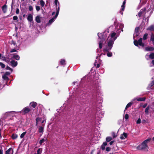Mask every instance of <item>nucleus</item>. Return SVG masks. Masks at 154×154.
I'll list each match as a JSON object with an SVG mask.
<instances>
[{"label": "nucleus", "instance_id": "f257e3e1", "mask_svg": "<svg viewBox=\"0 0 154 154\" xmlns=\"http://www.w3.org/2000/svg\"><path fill=\"white\" fill-rule=\"evenodd\" d=\"M151 139L149 138L143 141L141 144H140L137 147V149L138 150H142L145 151H147L149 147L147 145V143L149 142Z\"/></svg>", "mask_w": 154, "mask_h": 154}, {"label": "nucleus", "instance_id": "f03ea898", "mask_svg": "<svg viewBox=\"0 0 154 154\" xmlns=\"http://www.w3.org/2000/svg\"><path fill=\"white\" fill-rule=\"evenodd\" d=\"M134 45L138 47L139 45L144 47L145 44L142 42V38H140L138 40H135L134 41Z\"/></svg>", "mask_w": 154, "mask_h": 154}, {"label": "nucleus", "instance_id": "7ed1b4c3", "mask_svg": "<svg viewBox=\"0 0 154 154\" xmlns=\"http://www.w3.org/2000/svg\"><path fill=\"white\" fill-rule=\"evenodd\" d=\"M31 110V109L29 106H26L23 108L20 112L22 115H25L29 113Z\"/></svg>", "mask_w": 154, "mask_h": 154}, {"label": "nucleus", "instance_id": "20e7f679", "mask_svg": "<svg viewBox=\"0 0 154 154\" xmlns=\"http://www.w3.org/2000/svg\"><path fill=\"white\" fill-rule=\"evenodd\" d=\"M146 11V8H144L140 10V12L138 13V15L139 17H141L142 14L145 13Z\"/></svg>", "mask_w": 154, "mask_h": 154}, {"label": "nucleus", "instance_id": "39448f33", "mask_svg": "<svg viewBox=\"0 0 154 154\" xmlns=\"http://www.w3.org/2000/svg\"><path fill=\"white\" fill-rule=\"evenodd\" d=\"M114 41H113L112 39H111L109 40L108 42V43L107 45H108V46L112 48L113 45L114 44Z\"/></svg>", "mask_w": 154, "mask_h": 154}, {"label": "nucleus", "instance_id": "423d86ee", "mask_svg": "<svg viewBox=\"0 0 154 154\" xmlns=\"http://www.w3.org/2000/svg\"><path fill=\"white\" fill-rule=\"evenodd\" d=\"M105 33V32H103L102 33H98L97 34V35L99 37V38L103 40L105 39V36H103Z\"/></svg>", "mask_w": 154, "mask_h": 154}, {"label": "nucleus", "instance_id": "0eeeda50", "mask_svg": "<svg viewBox=\"0 0 154 154\" xmlns=\"http://www.w3.org/2000/svg\"><path fill=\"white\" fill-rule=\"evenodd\" d=\"M10 63L12 67H16L17 65V62L14 60H12L10 62Z\"/></svg>", "mask_w": 154, "mask_h": 154}, {"label": "nucleus", "instance_id": "6e6552de", "mask_svg": "<svg viewBox=\"0 0 154 154\" xmlns=\"http://www.w3.org/2000/svg\"><path fill=\"white\" fill-rule=\"evenodd\" d=\"M128 136L127 133L124 132L121 135L120 138L121 140H123L125 138H127Z\"/></svg>", "mask_w": 154, "mask_h": 154}, {"label": "nucleus", "instance_id": "1a4fd4ad", "mask_svg": "<svg viewBox=\"0 0 154 154\" xmlns=\"http://www.w3.org/2000/svg\"><path fill=\"white\" fill-rule=\"evenodd\" d=\"M13 55V57L12 58L14 59L17 60H18L20 59V56L17 54H11Z\"/></svg>", "mask_w": 154, "mask_h": 154}, {"label": "nucleus", "instance_id": "9d476101", "mask_svg": "<svg viewBox=\"0 0 154 154\" xmlns=\"http://www.w3.org/2000/svg\"><path fill=\"white\" fill-rule=\"evenodd\" d=\"M37 103L35 102H31L29 104L30 107L33 108H35L37 105Z\"/></svg>", "mask_w": 154, "mask_h": 154}, {"label": "nucleus", "instance_id": "9b49d317", "mask_svg": "<svg viewBox=\"0 0 154 154\" xmlns=\"http://www.w3.org/2000/svg\"><path fill=\"white\" fill-rule=\"evenodd\" d=\"M112 48L108 46V45H106V46L105 48L103 49V51L104 52H108V51L111 50Z\"/></svg>", "mask_w": 154, "mask_h": 154}, {"label": "nucleus", "instance_id": "f8f14e48", "mask_svg": "<svg viewBox=\"0 0 154 154\" xmlns=\"http://www.w3.org/2000/svg\"><path fill=\"white\" fill-rule=\"evenodd\" d=\"M7 6L5 4L2 7V11L4 13H5L7 12Z\"/></svg>", "mask_w": 154, "mask_h": 154}, {"label": "nucleus", "instance_id": "ddd939ff", "mask_svg": "<svg viewBox=\"0 0 154 154\" xmlns=\"http://www.w3.org/2000/svg\"><path fill=\"white\" fill-rule=\"evenodd\" d=\"M146 51H152L154 50V48L152 47H147L145 48Z\"/></svg>", "mask_w": 154, "mask_h": 154}, {"label": "nucleus", "instance_id": "4468645a", "mask_svg": "<svg viewBox=\"0 0 154 154\" xmlns=\"http://www.w3.org/2000/svg\"><path fill=\"white\" fill-rule=\"evenodd\" d=\"M110 34L111 39H112L113 41H115L117 38V37L115 36L116 34V33L113 32L111 33Z\"/></svg>", "mask_w": 154, "mask_h": 154}, {"label": "nucleus", "instance_id": "2eb2a0df", "mask_svg": "<svg viewBox=\"0 0 154 154\" xmlns=\"http://www.w3.org/2000/svg\"><path fill=\"white\" fill-rule=\"evenodd\" d=\"M27 19L28 21L31 22L33 20V17L31 14H29L28 16Z\"/></svg>", "mask_w": 154, "mask_h": 154}, {"label": "nucleus", "instance_id": "dca6fc26", "mask_svg": "<svg viewBox=\"0 0 154 154\" xmlns=\"http://www.w3.org/2000/svg\"><path fill=\"white\" fill-rule=\"evenodd\" d=\"M107 145V142H104L101 146V148L103 150H104L105 149V146H106Z\"/></svg>", "mask_w": 154, "mask_h": 154}, {"label": "nucleus", "instance_id": "f3484780", "mask_svg": "<svg viewBox=\"0 0 154 154\" xmlns=\"http://www.w3.org/2000/svg\"><path fill=\"white\" fill-rule=\"evenodd\" d=\"M126 2V0H125L123 2L122 5L121 6L122 8L121 10L122 11H123L124 10Z\"/></svg>", "mask_w": 154, "mask_h": 154}, {"label": "nucleus", "instance_id": "a211bd4d", "mask_svg": "<svg viewBox=\"0 0 154 154\" xmlns=\"http://www.w3.org/2000/svg\"><path fill=\"white\" fill-rule=\"evenodd\" d=\"M11 112H6L5 113V114L4 115V118L5 119H6L7 117H9L11 115Z\"/></svg>", "mask_w": 154, "mask_h": 154}, {"label": "nucleus", "instance_id": "6ab92c4d", "mask_svg": "<svg viewBox=\"0 0 154 154\" xmlns=\"http://www.w3.org/2000/svg\"><path fill=\"white\" fill-rule=\"evenodd\" d=\"M132 103L131 102H129V103L126 105L125 108V111H124L125 112V110H127V109L130 107H131V106L132 105Z\"/></svg>", "mask_w": 154, "mask_h": 154}, {"label": "nucleus", "instance_id": "aec40b11", "mask_svg": "<svg viewBox=\"0 0 154 154\" xmlns=\"http://www.w3.org/2000/svg\"><path fill=\"white\" fill-rule=\"evenodd\" d=\"M10 44L11 45H13L14 47H17V44L15 41L12 40L10 41Z\"/></svg>", "mask_w": 154, "mask_h": 154}, {"label": "nucleus", "instance_id": "412c9836", "mask_svg": "<svg viewBox=\"0 0 154 154\" xmlns=\"http://www.w3.org/2000/svg\"><path fill=\"white\" fill-rule=\"evenodd\" d=\"M18 137V135L17 134H13L11 135V137L13 140H15L17 139Z\"/></svg>", "mask_w": 154, "mask_h": 154}, {"label": "nucleus", "instance_id": "4be33fe9", "mask_svg": "<svg viewBox=\"0 0 154 154\" xmlns=\"http://www.w3.org/2000/svg\"><path fill=\"white\" fill-rule=\"evenodd\" d=\"M35 20L38 23H39L41 22V20L40 19V17L38 16H37L35 17Z\"/></svg>", "mask_w": 154, "mask_h": 154}, {"label": "nucleus", "instance_id": "5701e85b", "mask_svg": "<svg viewBox=\"0 0 154 154\" xmlns=\"http://www.w3.org/2000/svg\"><path fill=\"white\" fill-rule=\"evenodd\" d=\"M57 17H55V16H54L50 20L48 21V24H51L52 22L54 21V19L56 18Z\"/></svg>", "mask_w": 154, "mask_h": 154}, {"label": "nucleus", "instance_id": "b1692460", "mask_svg": "<svg viewBox=\"0 0 154 154\" xmlns=\"http://www.w3.org/2000/svg\"><path fill=\"white\" fill-rule=\"evenodd\" d=\"M147 29L150 31H154V25H152L149 26Z\"/></svg>", "mask_w": 154, "mask_h": 154}, {"label": "nucleus", "instance_id": "393cba45", "mask_svg": "<svg viewBox=\"0 0 154 154\" xmlns=\"http://www.w3.org/2000/svg\"><path fill=\"white\" fill-rule=\"evenodd\" d=\"M44 130V128L42 126H40L38 128V131L40 133H43Z\"/></svg>", "mask_w": 154, "mask_h": 154}, {"label": "nucleus", "instance_id": "a878e982", "mask_svg": "<svg viewBox=\"0 0 154 154\" xmlns=\"http://www.w3.org/2000/svg\"><path fill=\"white\" fill-rule=\"evenodd\" d=\"M146 99V97H144L142 98H139L137 99V100L138 101H144Z\"/></svg>", "mask_w": 154, "mask_h": 154}, {"label": "nucleus", "instance_id": "bb28decb", "mask_svg": "<svg viewBox=\"0 0 154 154\" xmlns=\"http://www.w3.org/2000/svg\"><path fill=\"white\" fill-rule=\"evenodd\" d=\"M11 150H12V152H13V149H12V148H10L6 151L5 154H9Z\"/></svg>", "mask_w": 154, "mask_h": 154}, {"label": "nucleus", "instance_id": "cd10ccee", "mask_svg": "<svg viewBox=\"0 0 154 154\" xmlns=\"http://www.w3.org/2000/svg\"><path fill=\"white\" fill-rule=\"evenodd\" d=\"M149 106H148L146 107V108L145 109V112L146 115H148L149 114Z\"/></svg>", "mask_w": 154, "mask_h": 154}, {"label": "nucleus", "instance_id": "c85d7f7f", "mask_svg": "<svg viewBox=\"0 0 154 154\" xmlns=\"http://www.w3.org/2000/svg\"><path fill=\"white\" fill-rule=\"evenodd\" d=\"M150 40L152 42L153 44L154 45V35H151Z\"/></svg>", "mask_w": 154, "mask_h": 154}, {"label": "nucleus", "instance_id": "c756f323", "mask_svg": "<svg viewBox=\"0 0 154 154\" xmlns=\"http://www.w3.org/2000/svg\"><path fill=\"white\" fill-rule=\"evenodd\" d=\"M149 58L151 59H154V53H151L149 55Z\"/></svg>", "mask_w": 154, "mask_h": 154}, {"label": "nucleus", "instance_id": "7c9ffc66", "mask_svg": "<svg viewBox=\"0 0 154 154\" xmlns=\"http://www.w3.org/2000/svg\"><path fill=\"white\" fill-rule=\"evenodd\" d=\"M2 78L5 80L8 81L9 80V78L5 75H3L2 76Z\"/></svg>", "mask_w": 154, "mask_h": 154}, {"label": "nucleus", "instance_id": "2f4dec72", "mask_svg": "<svg viewBox=\"0 0 154 154\" xmlns=\"http://www.w3.org/2000/svg\"><path fill=\"white\" fill-rule=\"evenodd\" d=\"M112 138L111 137H107L106 138V142H109L112 140Z\"/></svg>", "mask_w": 154, "mask_h": 154}, {"label": "nucleus", "instance_id": "473e14b6", "mask_svg": "<svg viewBox=\"0 0 154 154\" xmlns=\"http://www.w3.org/2000/svg\"><path fill=\"white\" fill-rule=\"evenodd\" d=\"M60 63L61 65H65L66 64L65 60L64 59H62L60 61Z\"/></svg>", "mask_w": 154, "mask_h": 154}, {"label": "nucleus", "instance_id": "72a5a7b5", "mask_svg": "<svg viewBox=\"0 0 154 154\" xmlns=\"http://www.w3.org/2000/svg\"><path fill=\"white\" fill-rule=\"evenodd\" d=\"M111 135L113 136V138H116L117 136V134L114 132H112Z\"/></svg>", "mask_w": 154, "mask_h": 154}, {"label": "nucleus", "instance_id": "f704fd0d", "mask_svg": "<svg viewBox=\"0 0 154 154\" xmlns=\"http://www.w3.org/2000/svg\"><path fill=\"white\" fill-rule=\"evenodd\" d=\"M148 35V34L146 33L144 34L143 38V40H146L147 39Z\"/></svg>", "mask_w": 154, "mask_h": 154}, {"label": "nucleus", "instance_id": "c9c22d12", "mask_svg": "<svg viewBox=\"0 0 154 154\" xmlns=\"http://www.w3.org/2000/svg\"><path fill=\"white\" fill-rule=\"evenodd\" d=\"M42 151V149L39 148H38L37 151V154H41Z\"/></svg>", "mask_w": 154, "mask_h": 154}, {"label": "nucleus", "instance_id": "e433bc0d", "mask_svg": "<svg viewBox=\"0 0 154 154\" xmlns=\"http://www.w3.org/2000/svg\"><path fill=\"white\" fill-rule=\"evenodd\" d=\"M139 30L140 27H136L135 29V33H139Z\"/></svg>", "mask_w": 154, "mask_h": 154}, {"label": "nucleus", "instance_id": "4c0bfd02", "mask_svg": "<svg viewBox=\"0 0 154 154\" xmlns=\"http://www.w3.org/2000/svg\"><path fill=\"white\" fill-rule=\"evenodd\" d=\"M26 131H25L24 132H23V133L20 135V138H23L25 136V134H26Z\"/></svg>", "mask_w": 154, "mask_h": 154}, {"label": "nucleus", "instance_id": "58836bf2", "mask_svg": "<svg viewBox=\"0 0 154 154\" xmlns=\"http://www.w3.org/2000/svg\"><path fill=\"white\" fill-rule=\"evenodd\" d=\"M107 55L108 57H111L112 56V53L111 52H107Z\"/></svg>", "mask_w": 154, "mask_h": 154}, {"label": "nucleus", "instance_id": "ea45409f", "mask_svg": "<svg viewBox=\"0 0 154 154\" xmlns=\"http://www.w3.org/2000/svg\"><path fill=\"white\" fill-rule=\"evenodd\" d=\"M40 4L42 7H43L45 4V2L43 0H41L40 2Z\"/></svg>", "mask_w": 154, "mask_h": 154}, {"label": "nucleus", "instance_id": "a19ab883", "mask_svg": "<svg viewBox=\"0 0 154 154\" xmlns=\"http://www.w3.org/2000/svg\"><path fill=\"white\" fill-rule=\"evenodd\" d=\"M154 85V80L152 81L149 85V87L151 88Z\"/></svg>", "mask_w": 154, "mask_h": 154}, {"label": "nucleus", "instance_id": "79ce46f5", "mask_svg": "<svg viewBox=\"0 0 154 154\" xmlns=\"http://www.w3.org/2000/svg\"><path fill=\"white\" fill-rule=\"evenodd\" d=\"M102 43L103 42H102L101 41H100L99 42V48L100 49H101L102 48Z\"/></svg>", "mask_w": 154, "mask_h": 154}, {"label": "nucleus", "instance_id": "37998d69", "mask_svg": "<svg viewBox=\"0 0 154 154\" xmlns=\"http://www.w3.org/2000/svg\"><path fill=\"white\" fill-rule=\"evenodd\" d=\"M59 7L57 9V11L56 12V15H55V17H57L58 15V14H59Z\"/></svg>", "mask_w": 154, "mask_h": 154}, {"label": "nucleus", "instance_id": "c03bdc74", "mask_svg": "<svg viewBox=\"0 0 154 154\" xmlns=\"http://www.w3.org/2000/svg\"><path fill=\"white\" fill-rule=\"evenodd\" d=\"M46 140V139L45 140L43 138L40 140L39 143L42 144L43 143H44Z\"/></svg>", "mask_w": 154, "mask_h": 154}, {"label": "nucleus", "instance_id": "a18cd8bd", "mask_svg": "<svg viewBox=\"0 0 154 154\" xmlns=\"http://www.w3.org/2000/svg\"><path fill=\"white\" fill-rule=\"evenodd\" d=\"M14 49H12L10 51V53H13V52H16L17 51L16 50V49L17 47H14Z\"/></svg>", "mask_w": 154, "mask_h": 154}, {"label": "nucleus", "instance_id": "49530a36", "mask_svg": "<svg viewBox=\"0 0 154 154\" xmlns=\"http://www.w3.org/2000/svg\"><path fill=\"white\" fill-rule=\"evenodd\" d=\"M6 69L7 70H11V72H12L13 71V69H11V68L10 67H9V66H7L6 68Z\"/></svg>", "mask_w": 154, "mask_h": 154}, {"label": "nucleus", "instance_id": "de8ad7c7", "mask_svg": "<svg viewBox=\"0 0 154 154\" xmlns=\"http://www.w3.org/2000/svg\"><path fill=\"white\" fill-rule=\"evenodd\" d=\"M0 65L2 68H4L5 67V65L2 62H0Z\"/></svg>", "mask_w": 154, "mask_h": 154}, {"label": "nucleus", "instance_id": "09e8293b", "mask_svg": "<svg viewBox=\"0 0 154 154\" xmlns=\"http://www.w3.org/2000/svg\"><path fill=\"white\" fill-rule=\"evenodd\" d=\"M139 35V33H134V38L137 37Z\"/></svg>", "mask_w": 154, "mask_h": 154}, {"label": "nucleus", "instance_id": "8fccbe9b", "mask_svg": "<svg viewBox=\"0 0 154 154\" xmlns=\"http://www.w3.org/2000/svg\"><path fill=\"white\" fill-rule=\"evenodd\" d=\"M11 74V73L9 72H6L5 74H4V75H5L6 76H7V75H9Z\"/></svg>", "mask_w": 154, "mask_h": 154}, {"label": "nucleus", "instance_id": "3c124183", "mask_svg": "<svg viewBox=\"0 0 154 154\" xmlns=\"http://www.w3.org/2000/svg\"><path fill=\"white\" fill-rule=\"evenodd\" d=\"M18 19V17L17 16H14L13 17V20H17Z\"/></svg>", "mask_w": 154, "mask_h": 154}, {"label": "nucleus", "instance_id": "603ef678", "mask_svg": "<svg viewBox=\"0 0 154 154\" xmlns=\"http://www.w3.org/2000/svg\"><path fill=\"white\" fill-rule=\"evenodd\" d=\"M125 119L127 120L128 119L129 116L128 114H126L125 115Z\"/></svg>", "mask_w": 154, "mask_h": 154}, {"label": "nucleus", "instance_id": "864d4df0", "mask_svg": "<svg viewBox=\"0 0 154 154\" xmlns=\"http://www.w3.org/2000/svg\"><path fill=\"white\" fill-rule=\"evenodd\" d=\"M35 120H37L38 122L42 120V118L39 117H38L36 118Z\"/></svg>", "mask_w": 154, "mask_h": 154}, {"label": "nucleus", "instance_id": "5fc2aeb1", "mask_svg": "<svg viewBox=\"0 0 154 154\" xmlns=\"http://www.w3.org/2000/svg\"><path fill=\"white\" fill-rule=\"evenodd\" d=\"M36 9L37 11H38L40 10V7L39 6H36Z\"/></svg>", "mask_w": 154, "mask_h": 154}, {"label": "nucleus", "instance_id": "6e6d98bb", "mask_svg": "<svg viewBox=\"0 0 154 154\" xmlns=\"http://www.w3.org/2000/svg\"><path fill=\"white\" fill-rule=\"evenodd\" d=\"M141 122V119L140 118H139L137 121L136 123L137 124H140Z\"/></svg>", "mask_w": 154, "mask_h": 154}, {"label": "nucleus", "instance_id": "4d7b16f0", "mask_svg": "<svg viewBox=\"0 0 154 154\" xmlns=\"http://www.w3.org/2000/svg\"><path fill=\"white\" fill-rule=\"evenodd\" d=\"M111 150V148L109 147H107L106 148V150L107 152Z\"/></svg>", "mask_w": 154, "mask_h": 154}, {"label": "nucleus", "instance_id": "13d9d810", "mask_svg": "<svg viewBox=\"0 0 154 154\" xmlns=\"http://www.w3.org/2000/svg\"><path fill=\"white\" fill-rule=\"evenodd\" d=\"M19 10L18 8L16 9V13L17 14H18L19 13Z\"/></svg>", "mask_w": 154, "mask_h": 154}, {"label": "nucleus", "instance_id": "bf43d9fd", "mask_svg": "<svg viewBox=\"0 0 154 154\" xmlns=\"http://www.w3.org/2000/svg\"><path fill=\"white\" fill-rule=\"evenodd\" d=\"M33 8L32 6H29V10L30 11H32L33 10Z\"/></svg>", "mask_w": 154, "mask_h": 154}, {"label": "nucleus", "instance_id": "052dcab7", "mask_svg": "<svg viewBox=\"0 0 154 154\" xmlns=\"http://www.w3.org/2000/svg\"><path fill=\"white\" fill-rule=\"evenodd\" d=\"M58 2V0H55L54 2L55 3V5H56L57 7V3Z\"/></svg>", "mask_w": 154, "mask_h": 154}, {"label": "nucleus", "instance_id": "680f3d73", "mask_svg": "<svg viewBox=\"0 0 154 154\" xmlns=\"http://www.w3.org/2000/svg\"><path fill=\"white\" fill-rule=\"evenodd\" d=\"M146 122V121L145 120L143 119L142 120V123L143 124L145 123Z\"/></svg>", "mask_w": 154, "mask_h": 154}, {"label": "nucleus", "instance_id": "e2e57ef3", "mask_svg": "<svg viewBox=\"0 0 154 154\" xmlns=\"http://www.w3.org/2000/svg\"><path fill=\"white\" fill-rule=\"evenodd\" d=\"M115 141L114 140H112L111 141H110L109 143V144L110 145H112V144Z\"/></svg>", "mask_w": 154, "mask_h": 154}, {"label": "nucleus", "instance_id": "0e129e2a", "mask_svg": "<svg viewBox=\"0 0 154 154\" xmlns=\"http://www.w3.org/2000/svg\"><path fill=\"white\" fill-rule=\"evenodd\" d=\"M147 105V103L145 104H144L143 105V108H145L146 106Z\"/></svg>", "mask_w": 154, "mask_h": 154}, {"label": "nucleus", "instance_id": "69168bd1", "mask_svg": "<svg viewBox=\"0 0 154 154\" xmlns=\"http://www.w3.org/2000/svg\"><path fill=\"white\" fill-rule=\"evenodd\" d=\"M100 67V64H96V67L97 68H98Z\"/></svg>", "mask_w": 154, "mask_h": 154}, {"label": "nucleus", "instance_id": "338daca9", "mask_svg": "<svg viewBox=\"0 0 154 154\" xmlns=\"http://www.w3.org/2000/svg\"><path fill=\"white\" fill-rule=\"evenodd\" d=\"M0 154H3V150L0 149Z\"/></svg>", "mask_w": 154, "mask_h": 154}, {"label": "nucleus", "instance_id": "774afa93", "mask_svg": "<svg viewBox=\"0 0 154 154\" xmlns=\"http://www.w3.org/2000/svg\"><path fill=\"white\" fill-rule=\"evenodd\" d=\"M152 64L154 65V59L153 60H152Z\"/></svg>", "mask_w": 154, "mask_h": 154}]
</instances>
